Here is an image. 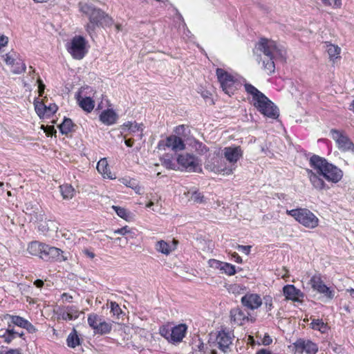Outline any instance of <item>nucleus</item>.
Instances as JSON below:
<instances>
[{"instance_id": "f257e3e1", "label": "nucleus", "mask_w": 354, "mask_h": 354, "mask_svg": "<svg viewBox=\"0 0 354 354\" xmlns=\"http://www.w3.org/2000/svg\"><path fill=\"white\" fill-rule=\"evenodd\" d=\"M309 164L317 173V174L311 169H306L309 180L316 189L324 190L330 188L320 176L333 183H337L343 177V171L341 169L318 155H313L310 158Z\"/></svg>"}, {"instance_id": "f03ea898", "label": "nucleus", "mask_w": 354, "mask_h": 354, "mask_svg": "<svg viewBox=\"0 0 354 354\" xmlns=\"http://www.w3.org/2000/svg\"><path fill=\"white\" fill-rule=\"evenodd\" d=\"M78 8L88 18L89 22L86 24L85 29L91 37L96 28L109 27L113 24V19L108 14L91 3L80 2Z\"/></svg>"}, {"instance_id": "7ed1b4c3", "label": "nucleus", "mask_w": 354, "mask_h": 354, "mask_svg": "<svg viewBox=\"0 0 354 354\" xmlns=\"http://www.w3.org/2000/svg\"><path fill=\"white\" fill-rule=\"evenodd\" d=\"M245 91L252 96L253 105L259 113L265 117L277 119L279 117V108L255 86L249 83H245Z\"/></svg>"}, {"instance_id": "20e7f679", "label": "nucleus", "mask_w": 354, "mask_h": 354, "mask_svg": "<svg viewBox=\"0 0 354 354\" xmlns=\"http://www.w3.org/2000/svg\"><path fill=\"white\" fill-rule=\"evenodd\" d=\"M256 48L267 57L266 59L263 61V68L269 75L274 72V59L277 58L285 59L284 51L278 48L274 41L261 38L257 44Z\"/></svg>"}, {"instance_id": "39448f33", "label": "nucleus", "mask_w": 354, "mask_h": 354, "mask_svg": "<svg viewBox=\"0 0 354 354\" xmlns=\"http://www.w3.org/2000/svg\"><path fill=\"white\" fill-rule=\"evenodd\" d=\"M286 214L293 217L297 222L306 227L313 229L318 225V218L306 208L287 210Z\"/></svg>"}, {"instance_id": "423d86ee", "label": "nucleus", "mask_w": 354, "mask_h": 354, "mask_svg": "<svg viewBox=\"0 0 354 354\" xmlns=\"http://www.w3.org/2000/svg\"><path fill=\"white\" fill-rule=\"evenodd\" d=\"M176 161L182 171L202 173L201 160L196 156L186 153L178 154Z\"/></svg>"}, {"instance_id": "0eeeda50", "label": "nucleus", "mask_w": 354, "mask_h": 354, "mask_svg": "<svg viewBox=\"0 0 354 354\" xmlns=\"http://www.w3.org/2000/svg\"><path fill=\"white\" fill-rule=\"evenodd\" d=\"M216 74L223 91L229 96L233 95L240 85L238 80L221 68H216Z\"/></svg>"}, {"instance_id": "6e6552de", "label": "nucleus", "mask_w": 354, "mask_h": 354, "mask_svg": "<svg viewBox=\"0 0 354 354\" xmlns=\"http://www.w3.org/2000/svg\"><path fill=\"white\" fill-rule=\"evenodd\" d=\"M87 41L81 35L75 36L67 44V50L71 56L76 59H82L86 55Z\"/></svg>"}, {"instance_id": "1a4fd4ad", "label": "nucleus", "mask_w": 354, "mask_h": 354, "mask_svg": "<svg viewBox=\"0 0 354 354\" xmlns=\"http://www.w3.org/2000/svg\"><path fill=\"white\" fill-rule=\"evenodd\" d=\"M69 253H66L59 248L45 243L41 259L47 262H63L68 259Z\"/></svg>"}, {"instance_id": "9d476101", "label": "nucleus", "mask_w": 354, "mask_h": 354, "mask_svg": "<svg viewBox=\"0 0 354 354\" xmlns=\"http://www.w3.org/2000/svg\"><path fill=\"white\" fill-rule=\"evenodd\" d=\"M330 133L332 138L336 142L339 150L354 152V143L347 136L335 129H332Z\"/></svg>"}, {"instance_id": "9b49d317", "label": "nucleus", "mask_w": 354, "mask_h": 354, "mask_svg": "<svg viewBox=\"0 0 354 354\" xmlns=\"http://www.w3.org/2000/svg\"><path fill=\"white\" fill-rule=\"evenodd\" d=\"M165 147L171 148L174 151H183L185 149L184 140L176 135H171L167 137L165 140H160L158 144L159 149H165Z\"/></svg>"}, {"instance_id": "f8f14e48", "label": "nucleus", "mask_w": 354, "mask_h": 354, "mask_svg": "<svg viewBox=\"0 0 354 354\" xmlns=\"http://www.w3.org/2000/svg\"><path fill=\"white\" fill-rule=\"evenodd\" d=\"M292 346L295 349V352L299 353L306 352L307 354H316L319 350L317 344L310 339H305L303 338L297 339L292 344Z\"/></svg>"}, {"instance_id": "ddd939ff", "label": "nucleus", "mask_w": 354, "mask_h": 354, "mask_svg": "<svg viewBox=\"0 0 354 354\" xmlns=\"http://www.w3.org/2000/svg\"><path fill=\"white\" fill-rule=\"evenodd\" d=\"M241 302L246 308L254 310L262 305L263 300L259 295L248 292L241 297Z\"/></svg>"}, {"instance_id": "4468645a", "label": "nucleus", "mask_w": 354, "mask_h": 354, "mask_svg": "<svg viewBox=\"0 0 354 354\" xmlns=\"http://www.w3.org/2000/svg\"><path fill=\"white\" fill-rule=\"evenodd\" d=\"M232 344V339L229 333L221 330L216 337L215 345L223 353L231 351L230 346Z\"/></svg>"}, {"instance_id": "2eb2a0df", "label": "nucleus", "mask_w": 354, "mask_h": 354, "mask_svg": "<svg viewBox=\"0 0 354 354\" xmlns=\"http://www.w3.org/2000/svg\"><path fill=\"white\" fill-rule=\"evenodd\" d=\"M283 294L287 300L300 302L303 300L305 295L294 285L288 284L283 288Z\"/></svg>"}, {"instance_id": "dca6fc26", "label": "nucleus", "mask_w": 354, "mask_h": 354, "mask_svg": "<svg viewBox=\"0 0 354 354\" xmlns=\"http://www.w3.org/2000/svg\"><path fill=\"white\" fill-rule=\"evenodd\" d=\"M209 266L220 270L222 273H225L228 276L234 275L236 273V267L227 262L221 261L216 259H210L209 261Z\"/></svg>"}, {"instance_id": "f3484780", "label": "nucleus", "mask_w": 354, "mask_h": 354, "mask_svg": "<svg viewBox=\"0 0 354 354\" xmlns=\"http://www.w3.org/2000/svg\"><path fill=\"white\" fill-rule=\"evenodd\" d=\"M187 330V326L185 324H180L174 327H171L169 335L170 343L181 342L185 337Z\"/></svg>"}, {"instance_id": "a211bd4d", "label": "nucleus", "mask_w": 354, "mask_h": 354, "mask_svg": "<svg viewBox=\"0 0 354 354\" xmlns=\"http://www.w3.org/2000/svg\"><path fill=\"white\" fill-rule=\"evenodd\" d=\"M223 151L225 158L232 164L236 163L243 154L240 146L225 147Z\"/></svg>"}, {"instance_id": "6ab92c4d", "label": "nucleus", "mask_w": 354, "mask_h": 354, "mask_svg": "<svg viewBox=\"0 0 354 354\" xmlns=\"http://www.w3.org/2000/svg\"><path fill=\"white\" fill-rule=\"evenodd\" d=\"M231 321L238 326H241L247 321L255 322V319H250V313L246 315L244 312L239 307L231 309L230 312Z\"/></svg>"}, {"instance_id": "aec40b11", "label": "nucleus", "mask_w": 354, "mask_h": 354, "mask_svg": "<svg viewBox=\"0 0 354 354\" xmlns=\"http://www.w3.org/2000/svg\"><path fill=\"white\" fill-rule=\"evenodd\" d=\"M209 169L216 174H222L223 175H230L233 173V169L227 166L223 160L216 158L213 163L208 165Z\"/></svg>"}, {"instance_id": "412c9836", "label": "nucleus", "mask_w": 354, "mask_h": 354, "mask_svg": "<svg viewBox=\"0 0 354 354\" xmlns=\"http://www.w3.org/2000/svg\"><path fill=\"white\" fill-rule=\"evenodd\" d=\"M75 99L80 107L87 113H91L95 106V101L91 97H82L81 91L75 93Z\"/></svg>"}, {"instance_id": "4be33fe9", "label": "nucleus", "mask_w": 354, "mask_h": 354, "mask_svg": "<svg viewBox=\"0 0 354 354\" xmlns=\"http://www.w3.org/2000/svg\"><path fill=\"white\" fill-rule=\"evenodd\" d=\"M99 118L103 124L110 126L116 123L118 115L113 109H107L102 111Z\"/></svg>"}, {"instance_id": "5701e85b", "label": "nucleus", "mask_w": 354, "mask_h": 354, "mask_svg": "<svg viewBox=\"0 0 354 354\" xmlns=\"http://www.w3.org/2000/svg\"><path fill=\"white\" fill-rule=\"evenodd\" d=\"M44 246L45 243L35 241L29 243L27 250L30 254L39 257L41 259Z\"/></svg>"}, {"instance_id": "b1692460", "label": "nucleus", "mask_w": 354, "mask_h": 354, "mask_svg": "<svg viewBox=\"0 0 354 354\" xmlns=\"http://www.w3.org/2000/svg\"><path fill=\"white\" fill-rule=\"evenodd\" d=\"M82 339H80L77 330L73 328L66 338V344L69 348H75L81 345Z\"/></svg>"}, {"instance_id": "393cba45", "label": "nucleus", "mask_w": 354, "mask_h": 354, "mask_svg": "<svg viewBox=\"0 0 354 354\" xmlns=\"http://www.w3.org/2000/svg\"><path fill=\"white\" fill-rule=\"evenodd\" d=\"M76 125L73 122L72 120L64 117L62 122L58 125L59 130L62 135H67L70 132L74 131V127Z\"/></svg>"}, {"instance_id": "a878e982", "label": "nucleus", "mask_w": 354, "mask_h": 354, "mask_svg": "<svg viewBox=\"0 0 354 354\" xmlns=\"http://www.w3.org/2000/svg\"><path fill=\"white\" fill-rule=\"evenodd\" d=\"M4 318L5 319H10V321L8 322V326L10 325L12 328H14L15 326L23 328L27 321V319L19 315H12L9 314L6 315Z\"/></svg>"}, {"instance_id": "bb28decb", "label": "nucleus", "mask_w": 354, "mask_h": 354, "mask_svg": "<svg viewBox=\"0 0 354 354\" xmlns=\"http://www.w3.org/2000/svg\"><path fill=\"white\" fill-rule=\"evenodd\" d=\"M97 169L101 174L103 175L104 178H108L109 179H113V176H111V173L110 171V169L109 168V165L106 158H102L98 161L97 164Z\"/></svg>"}, {"instance_id": "cd10ccee", "label": "nucleus", "mask_w": 354, "mask_h": 354, "mask_svg": "<svg viewBox=\"0 0 354 354\" xmlns=\"http://www.w3.org/2000/svg\"><path fill=\"white\" fill-rule=\"evenodd\" d=\"M174 246H170V244L164 240L158 241L155 248L158 252L165 255H169L172 251H174Z\"/></svg>"}, {"instance_id": "c85d7f7f", "label": "nucleus", "mask_w": 354, "mask_h": 354, "mask_svg": "<svg viewBox=\"0 0 354 354\" xmlns=\"http://www.w3.org/2000/svg\"><path fill=\"white\" fill-rule=\"evenodd\" d=\"M310 326L312 329L322 333H326L328 329L327 324L324 323L322 319H313Z\"/></svg>"}, {"instance_id": "c756f323", "label": "nucleus", "mask_w": 354, "mask_h": 354, "mask_svg": "<svg viewBox=\"0 0 354 354\" xmlns=\"http://www.w3.org/2000/svg\"><path fill=\"white\" fill-rule=\"evenodd\" d=\"M111 330L112 324L110 322H106L104 320L102 319V321L98 323V326L96 330L94 331V333L95 334L103 335L110 333Z\"/></svg>"}, {"instance_id": "7c9ffc66", "label": "nucleus", "mask_w": 354, "mask_h": 354, "mask_svg": "<svg viewBox=\"0 0 354 354\" xmlns=\"http://www.w3.org/2000/svg\"><path fill=\"white\" fill-rule=\"evenodd\" d=\"M124 127H126L130 133H136L137 131H140V134L139 135L140 138L141 139L143 136V124H138L136 122H127L124 124Z\"/></svg>"}, {"instance_id": "2f4dec72", "label": "nucleus", "mask_w": 354, "mask_h": 354, "mask_svg": "<svg viewBox=\"0 0 354 354\" xmlns=\"http://www.w3.org/2000/svg\"><path fill=\"white\" fill-rule=\"evenodd\" d=\"M61 194L64 199H71L74 195L75 189L71 185L64 184L59 187Z\"/></svg>"}, {"instance_id": "473e14b6", "label": "nucleus", "mask_w": 354, "mask_h": 354, "mask_svg": "<svg viewBox=\"0 0 354 354\" xmlns=\"http://www.w3.org/2000/svg\"><path fill=\"white\" fill-rule=\"evenodd\" d=\"M316 291L319 294L324 295L329 300H332L335 297V290L328 287L326 284L319 286V289Z\"/></svg>"}, {"instance_id": "72a5a7b5", "label": "nucleus", "mask_w": 354, "mask_h": 354, "mask_svg": "<svg viewBox=\"0 0 354 354\" xmlns=\"http://www.w3.org/2000/svg\"><path fill=\"white\" fill-rule=\"evenodd\" d=\"M115 234L122 236H127V239H133L136 236V231L134 229L129 228L128 226H124L115 230Z\"/></svg>"}, {"instance_id": "f704fd0d", "label": "nucleus", "mask_w": 354, "mask_h": 354, "mask_svg": "<svg viewBox=\"0 0 354 354\" xmlns=\"http://www.w3.org/2000/svg\"><path fill=\"white\" fill-rule=\"evenodd\" d=\"M102 318L95 313L88 315V324L89 326L95 331L98 326V323L102 321Z\"/></svg>"}, {"instance_id": "c9c22d12", "label": "nucleus", "mask_w": 354, "mask_h": 354, "mask_svg": "<svg viewBox=\"0 0 354 354\" xmlns=\"http://www.w3.org/2000/svg\"><path fill=\"white\" fill-rule=\"evenodd\" d=\"M13 67L12 72L14 74H21L24 73L26 70V66L25 63L22 61L21 59L17 58V61L15 62V65L12 66Z\"/></svg>"}, {"instance_id": "e433bc0d", "label": "nucleus", "mask_w": 354, "mask_h": 354, "mask_svg": "<svg viewBox=\"0 0 354 354\" xmlns=\"http://www.w3.org/2000/svg\"><path fill=\"white\" fill-rule=\"evenodd\" d=\"M161 164L168 169L176 170V165L173 162L169 154H166L160 158Z\"/></svg>"}, {"instance_id": "4c0bfd02", "label": "nucleus", "mask_w": 354, "mask_h": 354, "mask_svg": "<svg viewBox=\"0 0 354 354\" xmlns=\"http://www.w3.org/2000/svg\"><path fill=\"white\" fill-rule=\"evenodd\" d=\"M193 147L196 151L200 155H204L209 151V148L198 140H194Z\"/></svg>"}, {"instance_id": "58836bf2", "label": "nucleus", "mask_w": 354, "mask_h": 354, "mask_svg": "<svg viewBox=\"0 0 354 354\" xmlns=\"http://www.w3.org/2000/svg\"><path fill=\"white\" fill-rule=\"evenodd\" d=\"M310 284L311 285L312 288L314 290H317L319 289V286L324 285L323 280L320 274H315L310 279Z\"/></svg>"}, {"instance_id": "ea45409f", "label": "nucleus", "mask_w": 354, "mask_h": 354, "mask_svg": "<svg viewBox=\"0 0 354 354\" xmlns=\"http://www.w3.org/2000/svg\"><path fill=\"white\" fill-rule=\"evenodd\" d=\"M112 209H114L118 216L127 221L128 218L129 217L130 212L125 208L120 206L113 205Z\"/></svg>"}, {"instance_id": "a19ab883", "label": "nucleus", "mask_w": 354, "mask_h": 354, "mask_svg": "<svg viewBox=\"0 0 354 354\" xmlns=\"http://www.w3.org/2000/svg\"><path fill=\"white\" fill-rule=\"evenodd\" d=\"M341 49L337 46L333 44L327 45V53L330 59H334L340 53Z\"/></svg>"}, {"instance_id": "79ce46f5", "label": "nucleus", "mask_w": 354, "mask_h": 354, "mask_svg": "<svg viewBox=\"0 0 354 354\" xmlns=\"http://www.w3.org/2000/svg\"><path fill=\"white\" fill-rule=\"evenodd\" d=\"M57 314L58 319H62L64 321L73 320V317H70L68 311L66 310V306L59 307Z\"/></svg>"}, {"instance_id": "37998d69", "label": "nucleus", "mask_w": 354, "mask_h": 354, "mask_svg": "<svg viewBox=\"0 0 354 354\" xmlns=\"http://www.w3.org/2000/svg\"><path fill=\"white\" fill-rule=\"evenodd\" d=\"M6 339H4V342L6 344H10L13 339L16 338L15 335V329L12 328L10 325L8 326V328L6 329Z\"/></svg>"}, {"instance_id": "c03bdc74", "label": "nucleus", "mask_w": 354, "mask_h": 354, "mask_svg": "<svg viewBox=\"0 0 354 354\" xmlns=\"http://www.w3.org/2000/svg\"><path fill=\"white\" fill-rule=\"evenodd\" d=\"M66 310L68 311L69 316L73 317V320H75L80 316V313L78 308L75 306H66Z\"/></svg>"}, {"instance_id": "a18cd8bd", "label": "nucleus", "mask_w": 354, "mask_h": 354, "mask_svg": "<svg viewBox=\"0 0 354 354\" xmlns=\"http://www.w3.org/2000/svg\"><path fill=\"white\" fill-rule=\"evenodd\" d=\"M171 333V327L168 325H162L159 328V334L170 342L169 335Z\"/></svg>"}, {"instance_id": "49530a36", "label": "nucleus", "mask_w": 354, "mask_h": 354, "mask_svg": "<svg viewBox=\"0 0 354 354\" xmlns=\"http://www.w3.org/2000/svg\"><path fill=\"white\" fill-rule=\"evenodd\" d=\"M191 199L194 203H199V204L203 203L205 201L204 195L198 191H194L192 194Z\"/></svg>"}, {"instance_id": "de8ad7c7", "label": "nucleus", "mask_w": 354, "mask_h": 354, "mask_svg": "<svg viewBox=\"0 0 354 354\" xmlns=\"http://www.w3.org/2000/svg\"><path fill=\"white\" fill-rule=\"evenodd\" d=\"M17 58L15 53H9L6 54L4 61L7 65L14 66Z\"/></svg>"}, {"instance_id": "09e8293b", "label": "nucleus", "mask_w": 354, "mask_h": 354, "mask_svg": "<svg viewBox=\"0 0 354 354\" xmlns=\"http://www.w3.org/2000/svg\"><path fill=\"white\" fill-rule=\"evenodd\" d=\"M35 109L39 118H44L45 117V111H46V106L44 105L43 103L39 102L38 104H36L35 106Z\"/></svg>"}, {"instance_id": "8fccbe9b", "label": "nucleus", "mask_w": 354, "mask_h": 354, "mask_svg": "<svg viewBox=\"0 0 354 354\" xmlns=\"http://www.w3.org/2000/svg\"><path fill=\"white\" fill-rule=\"evenodd\" d=\"M111 313L117 317L122 313L120 306L115 301H111L110 303Z\"/></svg>"}, {"instance_id": "3c124183", "label": "nucleus", "mask_w": 354, "mask_h": 354, "mask_svg": "<svg viewBox=\"0 0 354 354\" xmlns=\"http://www.w3.org/2000/svg\"><path fill=\"white\" fill-rule=\"evenodd\" d=\"M328 346L330 348L335 354H341L343 351L344 348L341 346L337 344L335 342H328Z\"/></svg>"}, {"instance_id": "603ef678", "label": "nucleus", "mask_w": 354, "mask_h": 354, "mask_svg": "<svg viewBox=\"0 0 354 354\" xmlns=\"http://www.w3.org/2000/svg\"><path fill=\"white\" fill-rule=\"evenodd\" d=\"M262 300L266 306V311H270L273 308L272 297L270 295H266Z\"/></svg>"}, {"instance_id": "864d4df0", "label": "nucleus", "mask_w": 354, "mask_h": 354, "mask_svg": "<svg viewBox=\"0 0 354 354\" xmlns=\"http://www.w3.org/2000/svg\"><path fill=\"white\" fill-rule=\"evenodd\" d=\"M324 6H332L333 2V7L339 8L342 6V0H322Z\"/></svg>"}, {"instance_id": "5fc2aeb1", "label": "nucleus", "mask_w": 354, "mask_h": 354, "mask_svg": "<svg viewBox=\"0 0 354 354\" xmlns=\"http://www.w3.org/2000/svg\"><path fill=\"white\" fill-rule=\"evenodd\" d=\"M26 329L29 333H35L37 331V329L33 326L28 320L26 321L24 328Z\"/></svg>"}, {"instance_id": "6e6d98bb", "label": "nucleus", "mask_w": 354, "mask_h": 354, "mask_svg": "<svg viewBox=\"0 0 354 354\" xmlns=\"http://www.w3.org/2000/svg\"><path fill=\"white\" fill-rule=\"evenodd\" d=\"M57 110V106L55 104L53 106H46V111H45V117H50L51 115L55 113Z\"/></svg>"}, {"instance_id": "4d7b16f0", "label": "nucleus", "mask_w": 354, "mask_h": 354, "mask_svg": "<svg viewBox=\"0 0 354 354\" xmlns=\"http://www.w3.org/2000/svg\"><path fill=\"white\" fill-rule=\"evenodd\" d=\"M251 248H252L251 245H237V246H236V249L239 251H241L247 255H248L250 254Z\"/></svg>"}, {"instance_id": "13d9d810", "label": "nucleus", "mask_w": 354, "mask_h": 354, "mask_svg": "<svg viewBox=\"0 0 354 354\" xmlns=\"http://www.w3.org/2000/svg\"><path fill=\"white\" fill-rule=\"evenodd\" d=\"M272 339L271 338V337L268 333H266L261 340L262 344H263L264 346H269L270 344H272Z\"/></svg>"}, {"instance_id": "bf43d9fd", "label": "nucleus", "mask_w": 354, "mask_h": 354, "mask_svg": "<svg viewBox=\"0 0 354 354\" xmlns=\"http://www.w3.org/2000/svg\"><path fill=\"white\" fill-rule=\"evenodd\" d=\"M121 182L126 186L131 188L136 184V180L134 179L122 178Z\"/></svg>"}, {"instance_id": "052dcab7", "label": "nucleus", "mask_w": 354, "mask_h": 354, "mask_svg": "<svg viewBox=\"0 0 354 354\" xmlns=\"http://www.w3.org/2000/svg\"><path fill=\"white\" fill-rule=\"evenodd\" d=\"M26 214H32L33 213H36V210L37 209V208H35L33 207V205L31 203H26Z\"/></svg>"}, {"instance_id": "680f3d73", "label": "nucleus", "mask_w": 354, "mask_h": 354, "mask_svg": "<svg viewBox=\"0 0 354 354\" xmlns=\"http://www.w3.org/2000/svg\"><path fill=\"white\" fill-rule=\"evenodd\" d=\"M231 259L238 263H241L243 262L242 258L236 252H233L232 254Z\"/></svg>"}, {"instance_id": "e2e57ef3", "label": "nucleus", "mask_w": 354, "mask_h": 354, "mask_svg": "<svg viewBox=\"0 0 354 354\" xmlns=\"http://www.w3.org/2000/svg\"><path fill=\"white\" fill-rule=\"evenodd\" d=\"M37 83H38V88H39V95H42L44 91V88H45V85L42 82L41 80V79H38L37 80Z\"/></svg>"}, {"instance_id": "0e129e2a", "label": "nucleus", "mask_w": 354, "mask_h": 354, "mask_svg": "<svg viewBox=\"0 0 354 354\" xmlns=\"http://www.w3.org/2000/svg\"><path fill=\"white\" fill-rule=\"evenodd\" d=\"M82 252L90 259H93L95 257V253L87 248L84 249Z\"/></svg>"}, {"instance_id": "69168bd1", "label": "nucleus", "mask_w": 354, "mask_h": 354, "mask_svg": "<svg viewBox=\"0 0 354 354\" xmlns=\"http://www.w3.org/2000/svg\"><path fill=\"white\" fill-rule=\"evenodd\" d=\"M8 39L4 35L0 36V48L7 45Z\"/></svg>"}, {"instance_id": "338daca9", "label": "nucleus", "mask_w": 354, "mask_h": 354, "mask_svg": "<svg viewBox=\"0 0 354 354\" xmlns=\"http://www.w3.org/2000/svg\"><path fill=\"white\" fill-rule=\"evenodd\" d=\"M62 298L65 299V300L68 302H71L73 299V297L66 292H64L62 295Z\"/></svg>"}, {"instance_id": "774afa93", "label": "nucleus", "mask_w": 354, "mask_h": 354, "mask_svg": "<svg viewBox=\"0 0 354 354\" xmlns=\"http://www.w3.org/2000/svg\"><path fill=\"white\" fill-rule=\"evenodd\" d=\"M0 354H21V353L18 349H10L5 353L1 352Z\"/></svg>"}]
</instances>
